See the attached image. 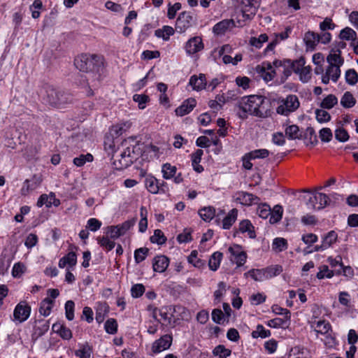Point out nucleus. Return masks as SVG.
Instances as JSON below:
<instances>
[{
  "label": "nucleus",
  "mask_w": 358,
  "mask_h": 358,
  "mask_svg": "<svg viewBox=\"0 0 358 358\" xmlns=\"http://www.w3.org/2000/svg\"><path fill=\"white\" fill-rule=\"evenodd\" d=\"M74 65L80 71L91 73L94 80L89 83L91 79L90 77L86 78L87 84L85 86L87 95L91 96L94 95L92 87L98 86L96 83L99 82L101 74L103 69V59L101 56L96 55L82 54L76 57Z\"/></svg>",
  "instance_id": "1"
},
{
  "label": "nucleus",
  "mask_w": 358,
  "mask_h": 358,
  "mask_svg": "<svg viewBox=\"0 0 358 358\" xmlns=\"http://www.w3.org/2000/svg\"><path fill=\"white\" fill-rule=\"evenodd\" d=\"M238 108V116L245 120L248 114L260 118H266L271 115V103L265 96L250 95L244 96L236 104Z\"/></svg>",
  "instance_id": "2"
},
{
  "label": "nucleus",
  "mask_w": 358,
  "mask_h": 358,
  "mask_svg": "<svg viewBox=\"0 0 358 358\" xmlns=\"http://www.w3.org/2000/svg\"><path fill=\"white\" fill-rule=\"evenodd\" d=\"M45 95L43 99L50 105L57 108H63L68 104L73 103V95L54 87L45 85L43 87Z\"/></svg>",
  "instance_id": "3"
},
{
  "label": "nucleus",
  "mask_w": 358,
  "mask_h": 358,
  "mask_svg": "<svg viewBox=\"0 0 358 358\" xmlns=\"http://www.w3.org/2000/svg\"><path fill=\"white\" fill-rule=\"evenodd\" d=\"M320 186L314 190L304 189V192H308L310 196L306 201V205L309 208L313 210H322L331 203V199L327 194L319 192L318 190L322 189Z\"/></svg>",
  "instance_id": "4"
},
{
  "label": "nucleus",
  "mask_w": 358,
  "mask_h": 358,
  "mask_svg": "<svg viewBox=\"0 0 358 358\" xmlns=\"http://www.w3.org/2000/svg\"><path fill=\"white\" fill-rule=\"evenodd\" d=\"M280 105L276 108L278 114L288 116L290 113L296 111L299 106L300 102L298 97L294 94H289L285 99L280 101Z\"/></svg>",
  "instance_id": "5"
},
{
  "label": "nucleus",
  "mask_w": 358,
  "mask_h": 358,
  "mask_svg": "<svg viewBox=\"0 0 358 358\" xmlns=\"http://www.w3.org/2000/svg\"><path fill=\"white\" fill-rule=\"evenodd\" d=\"M195 20L189 12H182L179 14L176 22V31L179 33L185 32L194 23Z\"/></svg>",
  "instance_id": "6"
},
{
  "label": "nucleus",
  "mask_w": 358,
  "mask_h": 358,
  "mask_svg": "<svg viewBox=\"0 0 358 358\" xmlns=\"http://www.w3.org/2000/svg\"><path fill=\"white\" fill-rule=\"evenodd\" d=\"M31 313V307L26 301H21L19 303L13 313L15 320L20 322H24L27 320Z\"/></svg>",
  "instance_id": "7"
},
{
  "label": "nucleus",
  "mask_w": 358,
  "mask_h": 358,
  "mask_svg": "<svg viewBox=\"0 0 358 358\" xmlns=\"http://www.w3.org/2000/svg\"><path fill=\"white\" fill-rule=\"evenodd\" d=\"M172 336L165 334L158 340H156L152 345V351L153 353H159L166 349H169L172 343Z\"/></svg>",
  "instance_id": "8"
},
{
  "label": "nucleus",
  "mask_w": 358,
  "mask_h": 358,
  "mask_svg": "<svg viewBox=\"0 0 358 358\" xmlns=\"http://www.w3.org/2000/svg\"><path fill=\"white\" fill-rule=\"evenodd\" d=\"M306 64L305 58L303 57H301L299 59H296L292 61L290 59H284V60H278L275 59L273 62V65L275 67L279 66H290L294 72H298L299 71V67L301 66H303Z\"/></svg>",
  "instance_id": "9"
},
{
  "label": "nucleus",
  "mask_w": 358,
  "mask_h": 358,
  "mask_svg": "<svg viewBox=\"0 0 358 358\" xmlns=\"http://www.w3.org/2000/svg\"><path fill=\"white\" fill-rule=\"evenodd\" d=\"M185 50L188 55L195 54L204 48L202 38L200 36H194L189 38L185 44Z\"/></svg>",
  "instance_id": "10"
},
{
  "label": "nucleus",
  "mask_w": 358,
  "mask_h": 358,
  "mask_svg": "<svg viewBox=\"0 0 358 358\" xmlns=\"http://www.w3.org/2000/svg\"><path fill=\"white\" fill-rule=\"evenodd\" d=\"M196 101L194 98H189L185 100L181 106L176 108L175 112L178 116H184L189 113L196 106Z\"/></svg>",
  "instance_id": "11"
},
{
  "label": "nucleus",
  "mask_w": 358,
  "mask_h": 358,
  "mask_svg": "<svg viewBox=\"0 0 358 358\" xmlns=\"http://www.w3.org/2000/svg\"><path fill=\"white\" fill-rule=\"evenodd\" d=\"M236 200L238 201L241 204L245 206H250L252 204H257L260 201V199L246 192H239L236 194Z\"/></svg>",
  "instance_id": "12"
},
{
  "label": "nucleus",
  "mask_w": 358,
  "mask_h": 358,
  "mask_svg": "<svg viewBox=\"0 0 358 358\" xmlns=\"http://www.w3.org/2000/svg\"><path fill=\"white\" fill-rule=\"evenodd\" d=\"M169 264V259L165 255H159L152 260V268L154 271L164 272Z\"/></svg>",
  "instance_id": "13"
},
{
  "label": "nucleus",
  "mask_w": 358,
  "mask_h": 358,
  "mask_svg": "<svg viewBox=\"0 0 358 358\" xmlns=\"http://www.w3.org/2000/svg\"><path fill=\"white\" fill-rule=\"evenodd\" d=\"M240 246L229 247L228 250L232 256L234 257L236 263L238 266L243 265L246 261L247 255L243 251L240 250Z\"/></svg>",
  "instance_id": "14"
},
{
  "label": "nucleus",
  "mask_w": 358,
  "mask_h": 358,
  "mask_svg": "<svg viewBox=\"0 0 358 358\" xmlns=\"http://www.w3.org/2000/svg\"><path fill=\"white\" fill-rule=\"evenodd\" d=\"M189 85L196 91L205 89L207 85L206 75L200 73L199 77L196 75L192 76L189 80Z\"/></svg>",
  "instance_id": "15"
},
{
  "label": "nucleus",
  "mask_w": 358,
  "mask_h": 358,
  "mask_svg": "<svg viewBox=\"0 0 358 358\" xmlns=\"http://www.w3.org/2000/svg\"><path fill=\"white\" fill-rule=\"evenodd\" d=\"M60 204V201L59 199L55 198V196L54 194H50V196H48L47 194H42L38 201H37V206L41 207L43 205H45L46 207H50L52 205H54L55 206H58Z\"/></svg>",
  "instance_id": "16"
},
{
  "label": "nucleus",
  "mask_w": 358,
  "mask_h": 358,
  "mask_svg": "<svg viewBox=\"0 0 358 358\" xmlns=\"http://www.w3.org/2000/svg\"><path fill=\"white\" fill-rule=\"evenodd\" d=\"M303 40L308 48L314 50L317 43L320 42V35L308 31L305 34Z\"/></svg>",
  "instance_id": "17"
},
{
  "label": "nucleus",
  "mask_w": 358,
  "mask_h": 358,
  "mask_svg": "<svg viewBox=\"0 0 358 358\" xmlns=\"http://www.w3.org/2000/svg\"><path fill=\"white\" fill-rule=\"evenodd\" d=\"M109 312V306L106 303H99L96 310V321L100 324L103 322Z\"/></svg>",
  "instance_id": "18"
},
{
  "label": "nucleus",
  "mask_w": 358,
  "mask_h": 358,
  "mask_svg": "<svg viewBox=\"0 0 358 358\" xmlns=\"http://www.w3.org/2000/svg\"><path fill=\"white\" fill-rule=\"evenodd\" d=\"M147 189L152 194L159 192V181L153 176H149L145 180Z\"/></svg>",
  "instance_id": "19"
},
{
  "label": "nucleus",
  "mask_w": 358,
  "mask_h": 358,
  "mask_svg": "<svg viewBox=\"0 0 358 358\" xmlns=\"http://www.w3.org/2000/svg\"><path fill=\"white\" fill-rule=\"evenodd\" d=\"M238 210L236 208L231 210L222 221L223 229H229L236 220Z\"/></svg>",
  "instance_id": "20"
},
{
  "label": "nucleus",
  "mask_w": 358,
  "mask_h": 358,
  "mask_svg": "<svg viewBox=\"0 0 358 358\" xmlns=\"http://www.w3.org/2000/svg\"><path fill=\"white\" fill-rule=\"evenodd\" d=\"M54 304V300L48 297L44 299L39 308V313L41 315L47 317L50 315V311Z\"/></svg>",
  "instance_id": "21"
},
{
  "label": "nucleus",
  "mask_w": 358,
  "mask_h": 358,
  "mask_svg": "<svg viewBox=\"0 0 358 358\" xmlns=\"http://www.w3.org/2000/svg\"><path fill=\"white\" fill-rule=\"evenodd\" d=\"M239 231L241 233L248 232L250 238H254L256 236L254 227L248 220H242L239 224Z\"/></svg>",
  "instance_id": "22"
},
{
  "label": "nucleus",
  "mask_w": 358,
  "mask_h": 358,
  "mask_svg": "<svg viewBox=\"0 0 358 358\" xmlns=\"http://www.w3.org/2000/svg\"><path fill=\"white\" fill-rule=\"evenodd\" d=\"M302 138L308 141L306 143L307 145L309 144L311 145H315L318 142L317 136L315 134V129L312 127H308L306 129L303 135H302Z\"/></svg>",
  "instance_id": "23"
},
{
  "label": "nucleus",
  "mask_w": 358,
  "mask_h": 358,
  "mask_svg": "<svg viewBox=\"0 0 358 358\" xmlns=\"http://www.w3.org/2000/svg\"><path fill=\"white\" fill-rule=\"evenodd\" d=\"M356 102L355 98L350 92H345L341 99V104L345 108H352Z\"/></svg>",
  "instance_id": "24"
},
{
  "label": "nucleus",
  "mask_w": 358,
  "mask_h": 358,
  "mask_svg": "<svg viewBox=\"0 0 358 358\" xmlns=\"http://www.w3.org/2000/svg\"><path fill=\"white\" fill-rule=\"evenodd\" d=\"M222 257L223 254L220 252H215L210 256L208 261V266L210 270L213 271L217 270V268L220 266Z\"/></svg>",
  "instance_id": "25"
},
{
  "label": "nucleus",
  "mask_w": 358,
  "mask_h": 358,
  "mask_svg": "<svg viewBox=\"0 0 358 358\" xmlns=\"http://www.w3.org/2000/svg\"><path fill=\"white\" fill-rule=\"evenodd\" d=\"M199 214L205 222H210L215 215V209L212 206L203 207L199 210Z\"/></svg>",
  "instance_id": "26"
},
{
  "label": "nucleus",
  "mask_w": 358,
  "mask_h": 358,
  "mask_svg": "<svg viewBox=\"0 0 358 358\" xmlns=\"http://www.w3.org/2000/svg\"><path fill=\"white\" fill-rule=\"evenodd\" d=\"M285 134L289 139H301L302 134L299 133V128L296 124H292L285 129Z\"/></svg>",
  "instance_id": "27"
},
{
  "label": "nucleus",
  "mask_w": 358,
  "mask_h": 358,
  "mask_svg": "<svg viewBox=\"0 0 358 358\" xmlns=\"http://www.w3.org/2000/svg\"><path fill=\"white\" fill-rule=\"evenodd\" d=\"M338 103V99L334 94H329L321 102L320 107L324 109H331Z\"/></svg>",
  "instance_id": "28"
},
{
  "label": "nucleus",
  "mask_w": 358,
  "mask_h": 358,
  "mask_svg": "<svg viewBox=\"0 0 358 358\" xmlns=\"http://www.w3.org/2000/svg\"><path fill=\"white\" fill-rule=\"evenodd\" d=\"M231 354V350L226 348L224 345H218L213 350V355L219 358H227Z\"/></svg>",
  "instance_id": "29"
},
{
  "label": "nucleus",
  "mask_w": 358,
  "mask_h": 358,
  "mask_svg": "<svg viewBox=\"0 0 358 358\" xmlns=\"http://www.w3.org/2000/svg\"><path fill=\"white\" fill-rule=\"evenodd\" d=\"M40 184L38 180H26L21 189L22 194L27 195L30 191L35 189Z\"/></svg>",
  "instance_id": "30"
},
{
  "label": "nucleus",
  "mask_w": 358,
  "mask_h": 358,
  "mask_svg": "<svg viewBox=\"0 0 358 358\" xmlns=\"http://www.w3.org/2000/svg\"><path fill=\"white\" fill-rule=\"evenodd\" d=\"M264 270L266 279H269L279 275L282 271V268L280 265H274L268 266Z\"/></svg>",
  "instance_id": "31"
},
{
  "label": "nucleus",
  "mask_w": 358,
  "mask_h": 358,
  "mask_svg": "<svg viewBox=\"0 0 358 358\" xmlns=\"http://www.w3.org/2000/svg\"><path fill=\"white\" fill-rule=\"evenodd\" d=\"M231 23H233L231 20H222L217 23L213 27V32L217 35L223 34L228 29Z\"/></svg>",
  "instance_id": "32"
},
{
  "label": "nucleus",
  "mask_w": 358,
  "mask_h": 358,
  "mask_svg": "<svg viewBox=\"0 0 358 358\" xmlns=\"http://www.w3.org/2000/svg\"><path fill=\"white\" fill-rule=\"evenodd\" d=\"M92 353V346L88 343L82 345L81 348L75 352V355L79 357L90 358Z\"/></svg>",
  "instance_id": "33"
},
{
  "label": "nucleus",
  "mask_w": 358,
  "mask_h": 358,
  "mask_svg": "<svg viewBox=\"0 0 358 358\" xmlns=\"http://www.w3.org/2000/svg\"><path fill=\"white\" fill-rule=\"evenodd\" d=\"M166 238L164 233L160 229H155L154 235L150 236V241L152 243H157L158 245H163L166 241Z\"/></svg>",
  "instance_id": "34"
},
{
  "label": "nucleus",
  "mask_w": 358,
  "mask_h": 358,
  "mask_svg": "<svg viewBox=\"0 0 358 358\" xmlns=\"http://www.w3.org/2000/svg\"><path fill=\"white\" fill-rule=\"evenodd\" d=\"M337 238V234L334 231H331L323 238L322 243L327 249L336 241Z\"/></svg>",
  "instance_id": "35"
},
{
  "label": "nucleus",
  "mask_w": 358,
  "mask_h": 358,
  "mask_svg": "<svg viewBox=\"0 0 358 358\" xmlns=\"http://www.w3.org/2000/svg\"><path fill=\"white\" fill-rule=\"evenodd\" d=\"M339 36L343 40H352L354 41L357 37V33L352 29L345 27L341 31Z\"/></svg>",
  "instance_id": "36"
},
{
  "label": "nucleus",
  "mask_w": 358,
  "mask_h": 358,
  "mask_svg": "<svg viewBox=\"0 0 358 358\" xmlns=\"http://www.w3.org/2000/svg\"><path fill=\"white\" fill-rule=\"evenodd\" d=\"M245 275H250L255 281H262L266 279L264 270L263 269H251L248 273H245Z\"/></svg>",
  "instance_id": "37"
},
{
  "label": "nucleus",
  "mask_w": 358,
  "mask_h": 358,
  "mask_svg": "<svg viewBox=\"0 0 358 358\" xmlns=\"http://www.w3.org/2000/svg\"><path fill=\"white\" fill-rule=\"evenodd\" d=\"M282 207L280 205H275L273 208V211H271V216L270 217L271 223H276L279 222L282 216Z\"/></svg>",
  "instance_id": "38"
},
{
  "label": "nucleus",
  "mask_w": 358,
  "mask_h": 358,
  "mask_svg": "<svg viewBox=\"0 0 358 358\" xmlns=\"http://www.w3.org/2000/svg\"><path fill=\"white\" fill-rule=\"evenodd\" d=\"M270 336L271 331L269 330H266L262 324H258L256 329L252 332V336L254 338H257L259 337L264 338Z\"/></svg>",
  "instance_id": "39"
},
{
  "label": "nucleus",
  "mask_w": 358,
  "mask_h": 358,
  "mask_svg": "<svg viewBox=\"0 0 358 358\" xmlns=\"http://www.w3.org/2000/svg\"><path fill=\"white\" fill-rule=\"evenodd\" d=\"M198 252L196 250H193L190 255L188 257V262L192 264L195 267L202 268L206 265L205 261L199 259L197 257Z\"/></svg>",
  "instance_id": "40"
},
{
  "label": "nucleus",
  "mask_w": 358,
  "mask_h": 358,
  "mask_svg": "<svg viewBox=\"0 0 358 358\" xmlns=\"http://www.w3.org/2000/svg\"><path fill=\"white\" fill-rule=\"evenodd\" d=\"M273 250L282 252L287 248V240L283 238H275L273 241Z\"/></svg>",
  "instance_id": "41"
},
{
  "label": "nucleus",
  "mask_w": 358,
  "mask_h": 358,
  "mask_svg": "<svg viewBox=\"0 0 358 358\" xmlns=\"http://www.w3.org/2000/svg\"><path fill=\"white\" fill-rule=\"evenodd\" d=\"M148 253L149 249L148 248H140L136 249L134 252V259L136 263L139 264L145 260L146 257L148 255Z\"/></svg>",
  "instance_id": "42"
},
{
  "label": "nucleus",
  "mask_w": 358,
  "mask_h": 358,
  "mask_svg": "<svg viewBox=\"0 0 358 358\" xmlns=\"http://www.w3.org/2000/svg\"><path fill=\"white\" fill-rule=\"evenodd\" d=\"M94 157L92 155L87 153L86 155H80L79 157L73 159V164L77 166H83L87 162H92Z\"/></svg>",
  "instance_id": "43"
},
{
  "label": "nucleus",
  "mask_w": 358,
  "mask_h": 358,
  "mask_svg": "<svg viewBox=\"0 0 358 358\" xmlns=\"http://www.w3.org/2000/svg\"><path fill=\"white\" fill-rule=\"evenodd\" d=\"M310 72L311 68L310 66H301L299 67V71L298 72H294L295 73L299 74L300 80L302 82H308L310 78Z\"/></svg>",
  "instance_id": "44"
},
{
  "label": "nucleus",
  "mask_w": 358,
  "mask_h": 358,
  "mask_svg": "<svg viewBox=\"0 0 358 358\" xmlns=\"http://www.w3.org/2000/svg\"><path fill=\"white\" fill-rule=\"evenodd\" d=\"M163 177L165 179H170L173 177L176 173V167L170 164H165L162 166Z\"/></svg>",
  "instance_id": "45"
},
{
  "label": "nucleus",
  "mask_w": 358,
  "mask_h": 358,
  "mask_svg": "<svg viewBox=\"0 0 358 358\" xmlns=\"http://www.w3.org/2000/svg\"><path fill=\"white\" fill-rule=\"evenodd\" d=\"M131 152V159H129V160L125 162L124 166H127L129 164H132L134 161L136 160L138 157L141 155H142V150L140 148V144L136 143L135 145L132 147Z\"/></svg>",
  "instance_id": "46"
},
{
  "label": "nucleus",
  "mask_w": 358,
  "mask_h": 358,
  "mask_svg": "<svg viewBox=\"0 0 358 358\" xmlns=\"http://www.w3.org/2000/svg\"><path fill=\"white\" fill-rule=\"evenodd\" d=\"M268 41V36L266 34H262L258 38L251 37L250 39V44L257 48H260L262 44Z\"/></svg>",
  "instance_id": "47"
},
{
  "label": "nucleus",
  "mask_w": 358,
  "mask_h": 358,
  "mask_svg": "<svg viewBox=\"0 0 358 358\" xmlns=\"http://www.w3.org/2000/svg\"><path fill=\"white\" fill-rule=\"evenodd\" d=\"M75 303L73 301L69 300L65 303V314L68 320L71 321L74 318Z\"/></svg>",
  "instance_id": "48"
},
{
  "label": "nucleus",
  "mask_w": 358,
  "mask_h": 358,
  "mask_svg": "<svg viewBox=\"0 0 358 358\" xmlns=\"http://www.w3.org/2000/svg\"><path fill=\"white\" fill-rule=\"evenodd\" d=\"M269 155V151L266 149H259L249 152V157L255 159H265Z\"/></svg>",
  "instance_id": "49"
},
{
  "label": "nucleus",
  "mask_w": 358,
  "mask_h": 358,
  "mask_svg": "<svg viewBox=\"0 0 358 358\" xmlns=\"http://www.w3.org/2000/svg\"><path fill=\"white\" fill-rule=\"evenodd\" d=\"M345 80L350 85H355L358 82V74L354 69L345 72Z\"/></svg>",
  "instance_id": "50"
},
{
  "label": "nucleus",
  "mask_w": 358,
  "mask_h": 358,
  "mask_svg": "<svg viewBox=\"0 0 358 358\" xmlns=\"http://www.w3.org/2000/svg\"><path fill=\"white\" fill-rule=\"evenodd\" d=\"M315 331L317 333L325 334L329 332L331 329L330 324L325 320H320L317 322Z\"/></svg>",
  "instance_id": "51"
},
{
  "label": "nucleus",
  "mask_w": 358,
  "mask_h": 358,
  "mask_svg": "<svg viewBox=\"0 0 358 358\" xmlns=\"http://www.w3.org/2000/svg\"><path fill=\"white\" fill-rule=\"evenodd\" d=\"M105 330L110 334H114L117 330V321L115 319L110 318L106 320L105 325Z\"/></svg>",
  "instance_id": "52"
},
{
  "label": "nucleus",
  "mask_w": 358,
  "mask_h": 358,
  "mask_svg": "<svg viewBox=\"0 0 358 358\" xmlns=\"http://www.w3.org/2000/svg\"><path fill=\"white\" fill-rule=\"evenodd\" d=\"M133 100L138 103V108L140 109H144L145 108V103L150 101V98L146 94H134L133 96Z\"/></svg>",
  "instance_id": "53"
},
{
  "label": "nucleus",
  "mask_w": 358,
  "mask_h": 358,
  "mask_svg": "<svg viewBox=\"0 0 358 358\" xmlns=\"http://www.w3.org/2000/svg\"><path fill=\"white\" fill-rule=\"evenodd\" d=\"M334 275V271H330L328 266L322 265L320 267V271L317 273L318 279H323L324 278H331Z\"/></svg>",
  "instance_id": "54"
},
{
  "label": "nucleus",
  "mask_w": 358,
  "mask_h": 358,
  "mask_svg": "<svg viewBox=\"0 0 358 358\" xmlns=\"http://www.w3.org/2000/svg\"><path fill=\"white\" fill-rule=\"evenodd\" d=\"M136 223V219L133 218L131 220H128L124 222L121 224L117 225L120 232H121V236H123L126 234V232L129 230Z\"/></svg>",
  "instance_id": "55"
},
{
  "label": "nucleus",
  "mask_w": 358,
  "mask_h": 358,
  "mask_svg": "<svg viewBox=\"0 0 358 358\" xmlns=\"http://www.w3.org/2000/svg\"><path fill=\"white\" fill-rule=\"evenodd\" d=\"M315 115L317 120L320 123L327 122L331 120L330 114L322 109H316Z\"/></svg>",
  "instance_id": "56"
},
{
  "label": "nucleus",
  "mask_w": 358,
  "mask_h": 358,
  "mask_svg": "<svg viewBox=\"0 0 358 358\" xmlns=\"http://www.w3.org/2000/svg\"><path fill=\"white\" fill-rule=\"evenodd\" d=\"M335 138L340 142H345L349 139L350 136L344 128L340 127L335 131Z\"/></svg>",
  "instance_id": "57"
},
{
  "label": "nucleus",
  "mask_w": 358,
  "mask_h": 358,
  "mask_svg": "<svg viewBox=\"0 0 358 358\" xmlns=\"http://www.w3.org/2000/svg\"><path fill=\"white\" fill-rule=\"evenodd\" d=\"M327 70H329V74L331 80L334 82H336L341 75V69L339 66L336 64H331L328 66Z\"/></svg>",
  "instance_id": "58"
},
{
  "label": "nucleus",
  "mask_w": 358,
  "mask_h": 358,
  "mask_svg": "<svg viewBox=\"0 0 358 358\" xmlns=\"http://www.w3.org/2000/svg\"><path fill=\"white\" fill-rule=\"evenodd\" d=\"M341 261H342V258L341 256H337L335 259H333L332 257L328 258V262L329 263V264L331 265V267L335 268L337 266L339 267V268L335 269V272H336V273H338V274H340L341 273V268H343V266Z\"/></svg>",
  "instance_id": "59"
},
{
  "label": "nucleus",
  "mask_w": 358,
  "mask_h": 358,
  "mask_svg": "<svg viewBox=\"0 0 358 358\" xmlns=\"http://www.w3.org/2000/svg\"><path fill=\"white\" fill-rule=\"evenodd\" d=\"M101 222L96 218H90L88 220L86 228L92 231H96L101 227Z\"/></svg>",
  "instance_id": "60"
},
{
  "label": "nucleus",
  "mask_w": 358,
  "mask_h": 358,
  "mask_svg": "<svg viewBox=\"0 0 358 358\" xmlns=\"http://www.w3.org/2000/svg\"><path fill=\"white\" fill-rule=\"evenodd\" d=\"M131 292L134 298H138L145 292V287L142 284H136L131 287Z\"/></svg>",
  "instance_id": "61"
},
{
  "label": "nucleus",
  "mask_w": 358,
  "mask_h": 358,
  "mask_svg": "<svg viewBox=\"0 0 358 358\" xmlns=\"http://www.w3.org/2000/svg\"><path fill=\"white\" fill-rule=\"evenodd\" d=\"M319 136L322 141L329 142L332 139V132L329 128H323L319 132Z\"/></svg>",
  "instance_id": "62"
},
{
  "label": "nucleus",
  "mask_w": 358,
  "mask_h": 358,
  "mask_svg": "<svg viewBox=\"0 0 358 358\" xmlns=\"http://www.w3.org/2000/svg\"><path fill=\"white\" fill-rule=\"evenodd\" d=\"M212 320L217 324H223L224 320V313L220 309H214L212 312Z\"/></svg>",
  "instance_id": "63"
},
{
  "label": "nucleus",
  "mask_w": 358,
  "mask_h": 358,
  "mask_svg": "<svg viewBox=\"0 0 358 358\" xmlns=\"http://www.w3.org/2000/svg\"><path fill=\"white\" fill-rule=\"evenodd\" d=\"M257 213L259 217L266 219L271 214V210L268 205L263 204L258 207Z\"/></svg>",
  "instance_id": "64"
}]
</instances>
